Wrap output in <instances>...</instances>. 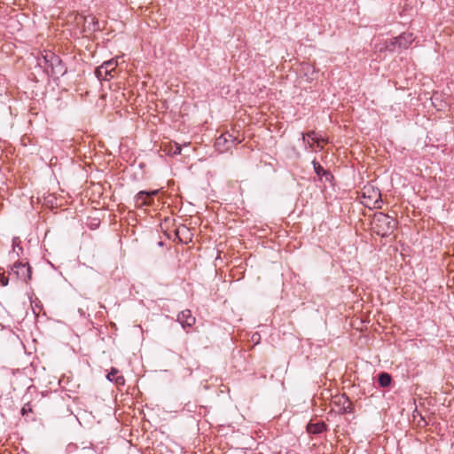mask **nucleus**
Returning a JSON list of instances; mask_svg holds the SVG:
<instances>
[{"instance_id": "nucleus-1", "label": "nucleus", "mask_w": 454, "mask_h": 454, "mask_svg": "<svg viewBox=\"0 0 454 454\" xmlns=\"http://www.w3.org/2000/svg\"><path fill=\"white\" fill-rule=\"evenodd\" d=\"M395 227L396 221L393 217L381 212L373 215L372 221V229L378 235L382 237L388 236L389 234L393 233Z\"/></svg>"}, {"instance_id": "nucleus-2", "label": "nucleus", "mask_w": 454, "mask_h": 454, "mask_svg": "<svg viewBox=\"0 0 454 454\" xmlns=\"http://www.w3.org/2000/svg\"><path fill=\"white\" fill-rule=\"evenodd\" d=\"M381 194L380 190L372 184L364 185L361 192V203L367 207H380Z\"/></svg>"}, {"instance_id": "nucleus-3", "label": "nucleus", "mask_w": 454, "mask_h": 454, "mask_svg": "<svg viewBox=\"0 0 454 454\" xmlns=\"http://www.w3.org/2000/svg\"><path fill=\"white\" fill-rule=\"evenodd\" d=\"M38 64L44 67L51 75L63 74L65 70L61 65L60 59L52 52H47L39 59Z\"/></svg>"}, {"instance_id": "nucleus-4", "label": "nucleus", "mask_w": 454, "mask_h": 454, "mask_svg": "<svg viewBox=\"0 0 454 454\" xmlns=\"http://www.w3.org/2000/svg\"><path fill=\"white\" fill-rule=\"evenodd\" d=\"M414 41V36L411 33H403L399 36L390 39L386 42V50L395 51L398 50L407 49L411 45Z\"/></svg>"}, {"instance_id": "nucleus-5", "label": "nucleus", "mask_w": 454, "mask_h": 454, "mask_svg": "<svg viewBox=\"0 0 454 454\" xmlns=\"http://www.w3.org/2000/svg\"><path fill=\"white\" fill-rule=\"evenodd\" d=\"M12 273L25 282L31 278V269L27 263L16 262L12 269Z\"/></svg>"}, {"instance_id": "nucleus-6", "label": "nucleus", "mask_w": 454, "mask_h": 454, "mask_svg": "<svg viewBox=\"0 0 454 454\" xmlns=\"http://www.w3.org/2000/svg\"><path fill=\"white\" fill-rule=\"evenodd\" d=\"M302 140L306 143L310 149H314L316 145L325 142V139L314 131L302 135Z\"/></svg>"}, {"instance_id": "nucleus-7", "label": "nucleus", "mask_w": 454, "mask_h": 454, "mask_svg": "<svg viewBox=\"0 0 454 454\" xmlns=\"http://www.w3.org/2000/svg\"><path fill=\"white\" fill-rule=\"evenodd\" d=\"M177 320L183 327H191L196 322L195 317L192 315V312L189 309L181 311L177 316Z\"/></svg>"}, {"instance_id": "nucleus-8", "label": "nucleus", "mask_w": 454, "mask_h": 454, "mask_svg": "<svg viewBox=\"0 0 454 454\" xmlns=\"http://www.w3.org/2000/svg\"><path fill=\"white\" fill-rule=\"evenodd\" d=\"M334 403H338L340 407V411L342 413H350L352 412V403L348 400V397L341 395L336 396Z\"/></svg>"}, {"instance_id": "nucleus-9", "label": "nucleus", "mask_w": 454, "mask_h": 454, "mask_svg": "<svg viewBox=\"0 0 454 454\" xmlns=\"http://www.w3.org/2000/svg\"><path fill=\"white\" fill-rule=\"evenodd\" d=\"M158 192L153 191L151 192H140L137 197L136 201L138 206H144L150 204L151 198L155 195Z\"/></svg>"}, {"instance_id": "nucleus-10", "label": "nucleus", "mask_w": 454, "mask_h": 454, "mask_svg": "<svg viewBox=\"0 0 454 454\" xmlns=\"http://www.w3.org/2000/svg\"><path fill=\"white\" fill-rule=\"evenodd\" d=\"M325 424L323 422L309 423L307 426V431L309 434H319L325 430Z\"/></svg>"}, {"instance_id": "nucleus-11", "label": "nucleus", "mask_w": 454, "mask_h": 454, "mask_svg": "<svg viewBox=\"0 0 454 454\" xmlns=\"http://www.w3.org/2000/svg\"><path fill=\"white\" fill-rule=\"evenodd\" d=\"M232 137V136L231 134H223V135H221L216 140H215V147L217 150H219L220 152H223L224 150H228L229 147H225V148H222V141H225L226 143H228L230 141V139Z\"/></svg>"}, {"instance_id": "nucleus-12", "label": "nucleus", "mask_w": 454, "mask_h": 454, "mask_svg": "<svg viewBox=\"0 0 454 454\" xmlns=\"http://www.w3.org/2000/svg\"><path fill=\"white\" fill-rule=\"evenodd\" d=\"M95 73L98 79L109 80L113 77L103 64L96 69Z\"/></svg>"}, {"instance_id": "nucleus-13", "label": "nucleus", "mask_w": 454, "mask_h": 454, "mask_svg": "<svg viewBox=\"0 0 454 454\" xmlns=\"http://www.w3.org/2000/svg\"><path fill=\"white\" fill-rule=\"evenodd\" d=\"M313 167L317 176H325L326 179L330 180L332 176L327 171H325L318 162L313 160Z\"/></svg>"}, {"instance_id": "nucleus-14", "label": "nucleus", "mask_w": 454, "mask_h": 454, "mask_svg": "<svg viewBox=\"0 0 454 454\" xmlns=\"http://www.w3.org/2000/svg\"><path fill=\"white\" fill-rule=\"evenodd\" d=\"M391 382V377L386 372H382L379 376V383L381 387H387Z\"/></svg>"}, {"instance_id": "nucleus-15", "label": "nucleus", "mask_w": 454, "mask_h": 454, "mask_svg": "<svg viewBox=\"0 0 454 454\" xmlns=\"http://www.w3.org/2000/svg\"><path fill=\"white\" fill-rule=\"evenodd\" d=\"M104 67L107 69L110 74L114 71L116 67L118 66V61L114 59H110L103 63Z\"/></svg>"}, {"instance_id": "nucleus-16", "label": "nucleus", "mask_w": 454, "mask_h": 454, "mask_svg": "<svg viewBox=\"0 0 454 454\" xmlns=\"http://www.w3.org/2000/svg\"><path fill=\"white\" fill-rule=\"evenodd\" d=\"M118 371L116 369H112V371L107 374V380L113 381L114 378L117 377Z\"/></svg>"}, {"instance_id": "nucleus-17", "label": "nucleus", "mask_w": 454, "mask_h": 454, "mask_svg": "<svg viewBox=\"0 0 454 454\" xmlns=\"http://www.w3.org/2000/svg\"><path fill=\"white\" fill-rule=\"evenodd\" d=\"M113 381H114L117 385H123L125 380L122 376H117Z\"/></svg>"}, {"instance_id": "nucleus-18", "label": "nucleus", "mask_w": 454, "mask_h": 454, "mask_svg": "<svg viewBox=\"0 0 454 454\" xmlns=\"http://www.w3.org/2000/svg\"><path fill=\"white\" fill-rule=\"evenodd\" d=\"M173 154H180L181 153V147L179 145H175V149L172 152Z\"/></svg>"}, {"instance_id": "nucleus-19", "label": "nucleus", "mask_w": 454, "mask_h": 454, "mask_svg": "<svg viewBox=\"0 0 454 454\" xmlns=\"http://www.w3.org/2000/svg\"><path fill=\"white\" fill-rule=\"evenodd\" d=\"M323 148V146L321 145V143H319V145H316L314 146V151H318V150H321Z\"/></svg>"}, {"instance_id": "nucleus-20", "label": "nucleus", "mask_w": 454, "mask_h": 454, "mask_svg": "<svg viewBox=\"0 0 454 454\" xmlns=\"http://www.w3.org/2000/svg\"><path fill=\"white\" fill-rule=\"evenodd\" d=\"M225 143V141H222V146H223Z\"/></svg>"}]
</instances>
